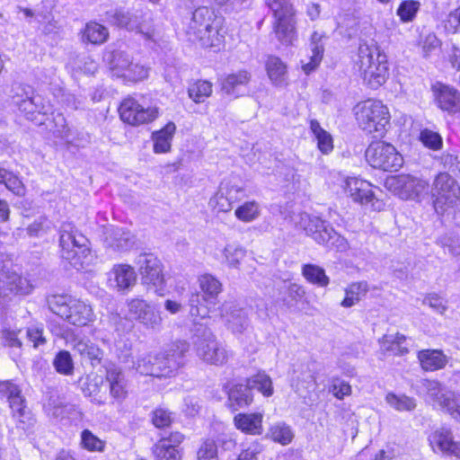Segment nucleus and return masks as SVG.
Returning a JSON list of instances; mask_svg holds the SVG:
<instances>
[{
	"label": "nucleus",
	"mask_w": 460,
	"mask_h": 460,
	"mask_svg": "<svg viewBox=\"0 0 460 460\" xmlns=\"http://www.w3.org/2000/svg\"><path fill=\"white\" fill-rule=\"evenodd\" d=\"M188 350L189 344L186 341H176L162 352L140 355L134 362V367L141 375L170 377L183 366Z\"/></svg>",
	"instance_id": "1"
},
{
	"label": "nucleus",
	"mask_w": 460,
	"mask_h": 460,
	"mask_svg": "<svg viewBox=\"0 0 460 460\" xmlns=\"http://www.w3.org/2000/svg\"><path fill=\"white\" fill-rule=\"evenodd\" d=\"M355 63L364 82L372 89L384 84L389 76L387 57L373 40L370 44L359 43Z\"/></svg>",
	"instance_id": "2"
},
{
	"label": "nucleus",
	"mask_w": 460,
	"mask_h": 460,
	"mask_svg": "<svg viewBox=\"0 0 460 460\" xmlns=\"http://www.w3.org/2000/svg\"><path fill=\"white\" fill-rule=\"evenodd\" d=\"M59 234L60 252L64 260L76 270L91 264L93 255L89 248V241L72 223H62Z\"/></svg>",
	"instance_id": "3"
},
{
	"label": "nucleus",
	"mask_w": 460,
	"mask_h": 460,
	"mask_svg": "<svg viewBox=\"0 0 460 460\" xmlns=\"http://www.w3.org/2000/svg\"><path fill=\"white\" fill-rule=\"evenodd\" d=\"M355 117L360 128L373 137H383L390 126L388 108L380 101L367 100L356 105Z\"/></svg>",
	"instance_id": "4"
},
{
	"label": "nucleus",
	"mask_w": 460,
	"mask_h": 460,
	"mask_svg": "<svg viewBox=\"0 0 460 460\" xmlns=\"http://www.w3.org/2000/svg\"><path fill=\"white\" fill-rule=\"evenodd\" d=\"M257 389L265 396L273 394L272 381L264 372L246 379L245 384L234 385L228 391V407L236 411L241 408L249 406L253 402L252 390Z\"/></svg>",
	"instance_id": "5"
},
{
	"label": "nucleus",
	"mask_w": 460,
	"mask_h": 460,
	"mask_svg": "<svg viewBox=\"0 0 460 460\" xmlns=\"http://www.w3.org/2000/svg\"><path fill=\"white\" fill-rule=\"evenodd\" d=\"M299 225L306 235L312 237L318 244L338 251H344L347 248L346 239L338 234L329 222L318 217L301 214Z\"/></svg>",
	"instance_id": "6"
},
{
	"label": "nucleus",
	"mask_w": 460,
	"mask_h": 460,
	"mask_svg": "<svg viewBox=\"0 0 460 460\" xmlns=\"http://www.w3.org/2000/svg\"><path fill=\"white\" fill-rule=\"evenodd\" d=\"M421 384L428 400L433 406L450 414L453 419L460 422V394L447 390L436 380L424 379Z\"/></svg>",
	"instance_id": "7"
},
{
	"label": "nucleus",
	"mask_w": 460,
	"mask_h": 460,
	"mask_svg": "<svg viewBox=\"0 0 460 460\" xmlns=\"http://www.w3.org/2000/svg\"><path fill=\"white\" fill-rule=\"evenodd\" d=\"M366 158L372 167L383 171H397L403 164V158L396 148L383 141L372 142L366 151Z\"/></svg>",
	"instance_id": "8"
},
{
	"label": "nucleus",
	"mask_w": 460,
	"mask_h": 460,
	"mask_svg": "<svg viewBox=\"0 0 460 460\" xmlns=\"http://www.w3.org/2000/svg\"><path fill=\"white\" fill-rule=\"evenodd\" d=\"M195 347L198 357L210 365L223 366L232 356L231 351L210 331H206L198 337Z\"/></svg>",
	"instance_id": "9"
},
{
	"label": "nucleus",
	"mask_w": 460,
	"mask_h": 460,
	"mask_svg": "<svg viewBox=\"0 0 460 460\" xmlns=\"http://www.w3.org/2000/svg\"><path fill=\"white\" fill-rule=\"evenodd\" d=\"M460 187L448 173H439L434 181L432 195L435 197L434 208L438 213L444 212L446 207H452L459 198Z\"/></svg>",
	"instance_id": "10"
},
{
	"label": "nucleus",
	"mask_w": 460,
	"mask_h": 460,
	"mask_svg": "<svg viewBox=\"0 0 460 460\" xmlns=\"http://www.w3.org/2000/svg\"><path fill=\"white\" fill-rule=\"evenodd\" d=\"M130 317L144 325L146 329L158 331L162 327L161 313L155 305L141 298H132L128 301Z\"/></svg>",
	"instance_id": "11"
},
{
	"label": "nucleus",
	"mask_w": 460,
	"mask_h": 460,
	"mask_svg": "<svg viewBox=\"0 0 460 460\" xmlns=\"http://www.w3.org/2000/svg\"><path fill=\"white\" fill-rule=\"evenodd\" d=\"M119 112L120 119L132 126L150 123L155 120L158 115L156 108H145L133 97H128L123 100L119 108Z\"/></svg>",
	"instance_id": "12"
},
{
	"label": "nucleus",
	"mask_w": 460,
	"mask_h": 460,
	"mask_svg": "<svg viewBox=\"0 0 460 460\" xmlns=\"http://www.w3.org/2000/svg\"><path fill=\"white\" fill-rule=\"evenodd\" d=\"M390 188L402 199H415L428 192L426 181L410 174H400L387 181Z\"/></svg>",
	"instance_id": "13"
},
{
	"label": "nucleus",
	"mask_w": 460,
	"mask_h": 460,
	"mask_svg": "<svg viewBox=\"0 0 460 460\" xmlns=\"http://www.w3.org/2000/svg\"><path fill=\"white\" fill-rule=\"evenodd\" d=\"M143 283L154 287L155 291L163 289L164 278L161 261L152 253H141L136 261Z\"/></svg>",
	"instance_id": "14"
},
{
	"label": "nucleus",
	"mask_w": 460,
	"mask_h": 460,
	"mask_svg": "<svg viewBox=\"0 0 460 460\" xmlns=\"http://www.w3.org/2000/svg\"><path fill=\"white\" fill-rule=\"evenodd\" d=\"M31 290V286L29 281L7 269L0 259V298L8 296L10 294L25 295Z\"/></svg>",
	"instance_id": "15"
},
{
	"label": "nucleus",
	"mask_w": 460,
	"mask_h": 460,
	"mask_svg": "<svg viewBox=\"0 0 460 460\" xmlns=\"http://www.w3.org/2000/svg\"><path fill=\"white\" fill-rule=\"evenodd\" d=\"M431 90L434 102L441 111L449 114L460 113V92L457 89L438 82Z\"/></svg>",
	"instance_id": "16"
},
{
	"label": "nucleus",
	"mask_w": 460,
	"mask_h": 460,
	"mask_svg": "<svg viewBox=\"0 0 460 460\" xmlns=\"http://www.w3.org/2000/svg\"><path fill=\"white\" fill-rule=\"evenodd\" d=\"M274 17L275 29H295L296 12L289 0H266Z\"/></svg>",
	"instance_id": "17"
},
{
	"label": "nucleus",
	"mask_w": 460,
	"mask_h": 460,
	"mask_svg": "<svg viewBox=\"0 0 460 460\" xmlns=\"http://www.w3.org/2000/svg\"><path fill=\"white\" fill-rule=\"evenodd\" d=\"M184 439L181 432H172L168 437L162 438L153 447V454L156 460H181L182 452L180 445Z\"/></svg>",
	"instance_id": "18"
},
{
	"label": "nucleus",
	"mask_w": 460,
	"mask_h": 460,
	"mask_svg": "<svg viewBox=\"0 0 460 460\" xmlns=\"http://www.w3.org/2000/svg\"><path fill=\"white\" fill-rule=\"evenodd\" d=\"M104 244L114 252H128L135 244V236L124 228L111 227L106 231Z\"/></svg>",
	"instance_id": "19"
},
{
	"label": "nucleus",
	"mask_w": 460,
	"mask_h": 460,
	"mask_svg": "<svg viewBox=\"0 0 460 460\" xmlns=\"http://www.w3.org/2000/svg\"><path fill=\"white\" fill-rule=\"evenodd\" d=\"M220 314L226 318L227 327L233 332L241 333L249 324L247 312L232 302L223 304Z\"/></svg>",
	"instance_id": "20"
},
{
	"label": "nucleus",
	"mask_w": 460,
	"mask_h": 460,
	"mask_svg": "<svg viewBox=\"0 0 460 460\" xmlns=\"http://www.w3.org/2000/svg\"><path fill=\"white\" fill-rule=\"evenodd\" d=\"M251 74L246 70H240L226 75L221 80V90L228 96L237 98L244 94Z\"/></svg>",
	"instance_id": "21"
},
{
	"label": "nucleus",
	"mask_w": 460,
	"mask_h": 460,
	"mask_svg": "<svg viewBox=\"0 0 460 460\" xmlns=\"http://www.w3.org/2000/svg\"><path fill=\"white\" fill-rule=\"evenodd\" d=\"M326 36L323 31H314L310 39V49L312 55L308 61L301 60L303 71L308 75L315 70L320 65L324 52Z\"/></svg>",
	"instance_id": "22"
},
{
	"label": "nucleus",
	"mask_w": 460,
	"mask_h": 460,
	"mask_svg": "<svg viewBox=\"0 0 460 460\" xmlns=\"http://www.w3.org/2000/svg\"><path fill=\"white\" fill-rule=\"evenodd\" d=\"M106 381L109 384L110 394L118 402H122L128 395V381L120 367L114 365L106 369Z\"/></svg>",
	"instance_id": "23"
},
{
	"label": "nucleus",
	"mask_w": 460,
	"mask_h": 460,
	"mask_svg": "<svg viewBox=\"0 0 460 460\" xmlns=\"http://www.w3.org/2000/svg\"><path fill=\"white\" fill-rule=\"evenodd\" d=\"M65 318L72 324L85 326L93 322L95 315L92 306L83 300L73 299Z\"/></svg>",
	"instance_id": "24"
},
{
	"label": "nucleus",
	"mask_w": 460,
	"mask_h": 460,
	"mask_svg": "<svg viewBox=\"0 0 460 460\" xmlns=\"http://www.w3.org/2000/svg\"><path fill=\"white\" fill-rule=\"evenodd\" d=\"M263 413H238L234 417V427L247 435L260 436L263 433Z\"/></svg>",
	"instance_id": "25"
},
{
	"label": "nucleus",
	"mask_w": 460,
	"mask_h": 460,
	"mask_svg": "<svg viewBox=\"0 0 460 460\" xmlns=\"http://www.w3.org/2000/svg\"><path fill=\"white\" fill-rule=\"evenodd\" d=\"M344 191L355 202L367 204L374 199V193L370 184L358 178H348L345 181Z\"/></svg>",
	"instance_id": "26"
},
{
	"label": "nucleus",
	"mask_w": 460,
	"mask_h": 460,
	"mask_svg": "<svg viewBox=\"0 0 460 460\" xmlns=\"http://www.w3.org/2000/svg\"><path fill=\"white\" fill-rule=\"evenodd\" d=\"M71 344L73 349L78 353L83 359L89 360L92 366H96L101 363L103 351L90 340L75 336L72 340Z\"/></svg>",
	"instance_id": "27"
},
{
	"label": "nucleus",
	"mask_w": 460,
	"mask_h": 460,
	"mask_svg": "<svg viewBox=\"0 0 460 460\" xmlns=\"http://www.w3.org/2000/svg\"><path fill=\"white\" fill-rule=\"evenodd\" d=\"M112 274L118 291L128 292L137 282L136 271L130 265H115L112 269Z\"/></svg>",
	"instance_id": "28"
},
{
	"label": "nucleus",
	"mask_w": 460,
	"mask_h": 460,
	"mask_svg": "<svg viewBox=\"0 0 460 460\" xmlns=\"http://www.w3.org/2000/svg\"><path fill=\"white\" fill-rule=\"evenodd\" d=\"M189 39L202 48H211L218 51L222 45L224 36L219 31H187Z\"/></svg>",
	"instance_id": "29"
},
{
	"label": "nucleus",
	"mask_w": 460,
	"mask_h": 460,
	"mask_svg": "<svg viewBox=\"0 0 460 460\" xmlns=\"http://www.w3.org/2000/svg\"><path fill=\"white\" fill-rule=\"evenodd\" d=\"M418 359L425 371H436L447 364V357L438 349H422L418 352Z\"/></svg>",
	"instance_id": "30"
},
{
	"label": "nucleus",
	"mask_w": 460,
	"mask_h": 460,
	"mask_svg": "<svg viewBox=\"0 0 460 460\" xmlns=\"http://www.w3.org/2000/svg\"><path fill=\"white\" fill-rule=\"evenodd\" d=\"M200 294L207 297L208 305H217L218 295L222 291V283L213 275L206 273L199 277Z\"/></svg>",
	"instance_id": "31"
},
{
	"label": "nucleus",
	"mask_w": 460,
	"mask_h": 460,
	"mask_svg": "<svg viewBox=\"0 0 460 460\" xmlns=\"http://www.w3.org/2000/svg\"><path fill=\"white\" fill-rule=\"evenodd\" d=\"M132 58L123 50L106 51L103 56L104 62L108 65L113 75L121 77L130 64Z\"/></svg>",
	"instance_id": "32"
},
{
	"label": "nucleus",
	"mask_w": 460,
	"mask_h": 460,
	"mask_svg": "<svg viewBox=\"0 0 460 460\" xmlns=\"http://www.w3.org/2000/svg\"><path fill=\"white\" fill-rule=\"evenodd\" d=\"M193 27H203V29H220L222 17L217 16L212 9L202 6L197 8L192 13Z\"/></svg>",
	"instance_id": "33"
},
{
	"label": "nucleus",
	"mask_w": 460,
	"mask_h": 460,
	"mask_svg": "<svg viewBox=\"0 0 460 460\" xmlns=\"http://www.w3.org/2000/svg\"><path fill=\"white\" fill-rule=\"evenodd\" d=\"M294 384L296 392L301 396H305L301 390L310 391L314 389L316 385L315 373L313 371L308 364H302L298 369L294 371Z\"/></svg>",
	"instance_id": "34"
},
{
	"label": "nucleus",
	"mask_w": 460,
	"mask_h": 460,
	"mask_svg": "<svg viewBox=\"0 0 460 460\" xmlns=\"http://www.w3.org/2000/svg\"><path fill=\"white\" fill-rule=\"evenodd\" d=\"M176 130L173 122H168L162 129L155 131L152 135L154 141V152L162 154L169 152L171 149V142Z\"/></svg>",
	"instance_id": "35"
},
{
	"label": "nucleus",
	"mask_w": 460,
	"mask_h": 460,
	"mask_svg": "<svg viewBox=\"0 0 460 460\" xmlns=\"http://www.w3.org/2000/svg\"><path fill=\"white\" fill-rule=\"evenodd\" d=\"M369 290L367 281H357L348 285L345 289V297L341 302V305L345 308H349L358 304Z\"/></svg>",
	"instance_id": "36"
},
{
	"label": "nucleus",
	"mask_w": 460,
	"mask_h": 460,
	"mask_svg": "<svg viewBox=\"0 0 460 460\" xmlns=\"http://www.w3.org/2000/svg\"><path fill=\"white\" fill-rule=\"evenodd\" d=\"M188 305L190 306V314L192 317L206 319L209 317L211 308L217 305H208L207 297L203 296L199 292H193L189 296Z\"/></svg>",
	"instance_id": "37"
},
{
	"label": "nucleus",
	"mask_w": 460,
	"mask_h": 460,
	"mask_svg": "<svg viewBox=\"0 0 460 460\" xmlns=\"http://www.w3.org/2000/svg\"><path fill=\"white\" fill-rule=\"evenodd\" d=\"M305 295L304 288L296 283L282 281L279 298L288 305L293 306Z\"/></svg>",
	"instance_id": "38"
},
{
	"label": "nucleus",
	"mask_w": 460,
	"mask_h": 460,
	"mask_svg": "<svg viewBox=\"0 0 460 460\" xmlns=\"http://www.w3.org/2000/svg\"><path fill=\"white\" fill-rule=\"evenodd\" d=\"M18 109L23 112L30 120L35 119V114H46L48 110L42 102L40 95L34 93L31 98L22 99L18 102Z\"/></svg>",
	"instance_id": "39"
},
{
	"label": "nucleus",
	"mask_w": 460,
	"mask_h": 460,
	"mask_svg": "<svg viewBox=\"0 0 460 460\" xmlns=\"http://www.w3.org/2000/svg\"><path fill=\"white\" fill-rule=\"evenodd\" d=\"M431 447L443 452L450 454L455 441L453 440L451 430L447 428H439L429 436Z\"/></svg>",
	"instance_id": "40"
},
{
	"label": "nucleus",
	"mask_w": 460,
	"mask_h": 460,
	"mask_svg": "<svg viewBox=\"0 0 460 460\" xmlns=\"http://www.w3.org/2000/svg\"><path fill=\"white\" fill-rule=\"evenodd\" d=\"M302 275L309 283L320 288H325L330 283V278L326 275L324 269L315 264H304Z\"/></svg>",
	"instance_id": "41"
},
{
	"label": "nucleus",
	"mask_w": 460,
	"mask_h": 460,
	"mask_svg": "<svg viewBox=\"0 0 460 460\" xmlns=\"http://www.w3.org/2000/svg\"><path fill=\"white\" fill-rule=\"evenodd\" d=\"M266 70L270 79L276 85L282 84L287 79V66L278 57L268 58Z\"/></svg>",
	"instance_id": "42"
},
{
	"label": "nucleus",
	"mask_w": 460,
	"mask_h": 460,
	"mask_svg": "<svg viewBox=\"0 0 460 460\" xmlns=\"http://www.w3.org/2000/svg\"><path fill=\"white\" fill-rule=\"evenodd\" d=\"M103 383V378L96 373H90L81 376L78 381V386L84 396L92 397L96 395Z\"/></svg>",
	"instance_id": "43"
},
{
	"label": "nucleus",
	"mask_w": 460,
	"mask_h": 460,
	"mask_svg": "<svg viewBox=\"0 0 460 460\" xmlns=\"http://www.w3.org/2000/svg\"><path fill=\"white\" fill-rule=\"evenodd\" d=\"M387 404L398 411H411L416 406V400L406 394L388 393L385 396Z\"/></svg>",
	"instance_id": "44"
},
{
	"label": "nucleus",
	"mask_w": 460,
	"mask_h": 460,
	"mask_svg": "<svg viewBox=\"0 0 460 460\" xmlns=\"http://www.w3.org/2000/svg\"><path fill=\"white\" fill-rule=\"evenodd\" d=\"M406 339L405 335L397 332L395 334H385L378 341L381 349H391L393 345H396L398 349H396L395 356H403L409 352L408 348L403 345Z\"/></svg>",
	"instance_id": "45"
},
{
	"label": "nucleus",
	"mask_w": 460,
	"mask_h": 460,
	"mask_svg": "<svg viewBox=\"0 0 460 460\" xmlns=\"http://www.w3.org/2000/svg\"><path fill=\"white\" fill-rule=\"evenodd\" d=\"M52 363L55 370L58 374L64 376H71L74 373V360L70 352L67 350L58 351L56 354Z\"/></svg>",
	"instance_id": "46"
},
{
	"label": "nucleus",
	"mask_w": 460,
	"mask_h": 460,
	"mask_svg": "<svg viewBox=\"0 0 460 460\" xmlns=\"http://www.w3.org/2000/svg\"><path fill=\"white\" fill-rule=\"evenodd\" d=\"M261 207L255 200L246 201L240 205L234 211L235 217L243 222H252L259 217Z\"/></svg>",
	"instance_id": "47"
},
{
	"label": "nucleus",
	"mask_w": 460,
	"mask_h": 460,
	"mask_svg": "<svg viewBox=\"0 0 460 460\" xmlns=\"http://www.w3.org/2000/svg\"><path fill=\"white\" fill-rule=\"evenodd\" d=\"M0 183H4L6 189L15 195L24 194L25 188L19 177L4 167L0 170Z\"/></svg>",
	"instance_id": "48"
},
{
	"label": "nucleus",
	"mask_w": 460,
	"mask_h": 460,
	"mask_svg": "<svg viewBox=\"0 0 460 460\" xmlns=\"http://www.w3.org/2000/svg\"><path fill=\"white\" fill-rule=\"evenodd\" d=\"M269 436L273 441L284 446L289 444L294 438L292 429L284 422L272 425L269 430Z\"/></svg>",
	"instance_id": "49"
},
{
	"label": "nucleus",
	"mask_w": 460,
	"mask_h": 460,
	"mask_svg": "<svg viewBox=\"0 0 460 460\" xmlns=\"http://www.w3.org/2000/svg\"><path fill=\"white\" fill-rule=\"evenodd\" d=\"M71 300L73 299L66 295L55 294L48 296L47 303L54 314L65 317Z\"/></svg>",
	"instance_id": "50"
},
{
	"label": "nucleus",
	"mask_w": 460,
	"mask_h": 460,
	"mask_svg": "<svg viewBox=\"0 0 460 460\" xmlns=\"http://www.w3.org/2000/svg\"><path fill=\"white\" fill-rule=\"evenodd\" d=\"M212 93V84L208 81H197L188 89L189 97L195 102H202Z\"/></svg>",
	"instance_id": "51"
},
{
	"label": "nucleus",
	"mask_w": 460,
	"mask_h": 460,
	"mask_svg": "<svg viewBox=\"0 0 460 460\" xmlns=\"http://www.w3.org/2000/svg\"><path fill=\"white\" fill-rule=\"evenodd\" d=\"M245 254L246 250L239 244L230 243L224 249L226 261L231 268H237Z\"/></svg>",
	"instance_id": "52"
},
{
	"label": "nucleus",
	"mask_w": 460,
	"mask_h": 460,
	"mask_svg": "<svg viewBox=\"0 0 460 460\" xmlns=\"http://www.w3.org/2000/svg\"><path fill=\"white\" fill-rule=\"evenodd\" d=\"M440 44V40L434 32L426 31L425 33L420 34L418 45L421 48L424 58L429 57L431 52L438 49Z\"/></svg>",
	"instance_id": "53"
},
{
	"label": "nucleus",
	"mask_w": 460,
	"mask_h": 460,
	"mask_svg": "<svg viewBox=\"0 0 460 460\" xmlns=\"http://www.w3.org/2000/svg\"><path fill=\"white\" fill-rule=\"evenodd\" d=\"M13 416L20 422L25 423L30 420V413L26 411L24 399L21 394L8 400Z\"/></svg>",
	"instance_id": "54"
},
{
	"label": "nucleus",
	"mask_w": 460,
	"mask_h": 460,
	"mask_svg": "<svg viewBox=\"0 0 460 460\" xmlns=\"http://www.w3.org/2000/svg\"><path fill=\"white\" fill-rule=\"evenodd\" d=\"M26 335L35 349L47 343L44 327L42 323L31 324L27 328Z\"/></svg>",
	"instance_id": "55"
},
{
	"label": "nucleus",
	"mask_w": 460,
	"mask_h": 460,
	"mask_svg": "<svg viewBox=\"0 0 460 460\" xmlns=\"http://www.w3.org/2000/svg\"><path fill=\"white\" fill-rule=\"evenodd\" d=\"M148 67L139 63H134L131 59L128 67L121 77L134 82L140 81L148 76Z\"/></svg>",
	"instance_id": "56"
},
{
	"label": "nucleus",
	"mask_w": 460,
	"mask_h": 460,
	"mask_svg": "<svg viewBox=\"0 0 460 460\" xmlns=\"http://www.w3.org/2000/svg\"><path fill=\"white\" fill-rule=\"evenodd\" d=\"M420 139L425 146L432 150H439L443 145L441 136L438 132L428 128H425L420 132Z\"/></svg>",
	"instance_id": "57"
},
{
	"label": "nucleus",
	"mask_w": 460,
	"mask_h": 460,
	"mask_svg": "<svg viewBox=\"0 0 460 460\" xmlns=\"http://www.w3.org/2000/svg\"><path fill=\"white\" fill-rule=\"evenodd\" d=\"M172 420V413L166 409L156 408L152 411V422L158 429L169 427Z\"/></svg>",
	"instance_id": "58"
},
{
	"label": "nucleus",
	"mask_w": 460,
	"mask_h": 460,
	"mask_svg": "<svg viewBox=\"0 0 460 460\" xmlns=\"http://www.w3.org/2000/svg\"><path fill=\"white\" fill-rule=\"evenodd\" d=\"M209 206L217 212H228L233 208L220 186L217 192L210 199Z\"/></svg>",
	"instance_id": "59"
},
{
	"label": "nucleus",
	"mask_w": 460,
	"mask_h": 460,
	"mask_svg": "<svg viewBox=\"0 0 460 460\" xmlns=\"http://www.w3.org/2000/svg\"><path fill=\"white\" fill-rule=\"evenodd\" d=\"M228 201L234 206V203L242 200L245 196V190L237 185L222 182L220 185Z\"/></svg>",
	"instance_id": "60"
},
{
	"label": "nucleus",
	"mask_w": 460,
	"mask_h": 460,
	"mask_svg": "<svg viewBox=\"0 0 460 460\" xmlns=\"http://www.w3.org/2000/svg\"><path fill=\"white\" fill-rule=\"evenodd\" d=\"M82 444L84 448L90 451H102L104 443L94 436L90 430L84 429L81 435Z\"/></svg>",
	"instance_id": "61"
},
{
	"label": "nucleus",
	"mask_w": 460,
	"mask_h": 460,
	"mask_svg": "<svg viewBox=\"0 0 460 460\" xmlns=\"http://www.w3.org/2000/svg\"><path fill=\"white\" fill-rule=\"evenodd\" d=\"M419 8V2L413 0L404 1L400 4L397 14L402 21H411L415 16Z\"/></svg>",
	"instance_id": "62"
},
{
	"label": "nucleus",
	"mask_w": 460,
	"mask_h": 460,
	"mask_svg": "<svg viewBox=\"0 0 460 460\" xmlns=\"http://www.w3.org/2000/svg\"><path fill=\"white\" fill-rule=\"evenodd\" d=\"M52 123L51 130L57 137L66 138L69 136V128L62 113L53 114Z\"/></svg>",
	"instance_id": "63"
},
{
	"label": "nucleus",
	"mask_w": 460,
	"mask_h": 460,
	"mask_svg": "<svg viewBox=\"0 0 460 460\" xmlns=\"http://www.w3.org/2000/svg\"><path fill=\"white\" fill-rule=\"evenodd\" d=\"M199 460H218L217 446L213 440H206L203 442L198 451Z\"/></svg>",
	"instance_id": "64"
}]
</instances>
